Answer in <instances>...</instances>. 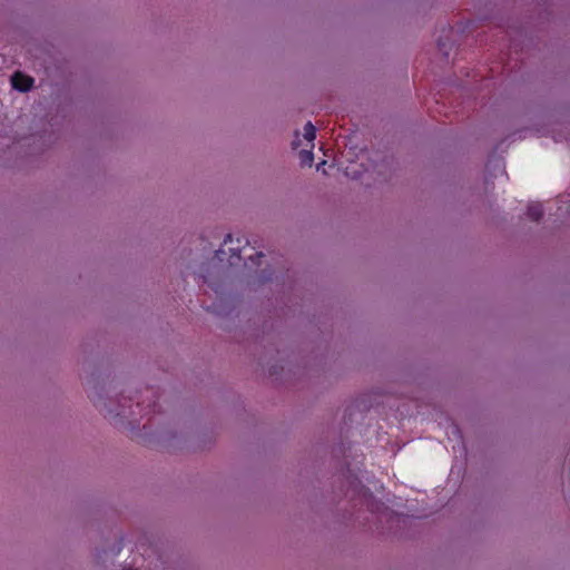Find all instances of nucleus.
Wrapping results in <instances>:
<instances>
[{
  "mask_svg": "<svg viewBox=\"0 0 570 570\" xmlns=\"http://www.w3.org/2000/svg\"><path fill=\"white\" fill-rule=\"evenodd\" d=\"M127 570H137V569H127Z\"/></svg>",
  "mask_w": 570,
  "mask_h": 570,
  "instance_id": "obj_10",
  "label": "nucleus"
},
{
  "mask_svg": "<svg viewBox=\"0 0 570 570\" xmlns=\"http://www.w3.org/2000/svg\"><path fill=\"white\" fill-rule=\"evenodd\" d=\"M232 242H233V239H232V235H230V234H228V235L225 237L224 243H225V244H227V243H232Z\"/></svg>",
  "mask_w": 570,
  "mask_h": 570,
  "instance_id": "obj_7",
  "label": "nucleus"
},
{
  "mask_svg": "<svg viewBox=\"0 0 570 570\" xmlns=\"http://www.w3.org/2000/svg\"><path fill=\"white\" fill-rule=\"evenodd\" d=\"M238 242V246L236 248H230V250L233 252L232 256H230V259L228 261L229 265L233 266L235 265L236 263L234 262V259L236 258L237 261H240L242 256H240V252H242V248H240V239H237Z\"/></svg>",
  "mask_w": 570,
  "mask_h": 570,
  "instance_id": "obj_5",
  "label": "nucleus"
},
{
  "mask_svg": "<svg viewBox=\"0 0 570 570\" xmlns=\"http://www.w3.org/2000/svg\"><path fill=\"white\" fill-rule=\"evenodd\" d=\"M299 159L303 166H312L314 160L313 153L311 150H302L299 153Z\"/></svg>",
  "mask_w": 570,
  "mask_h": 570,
  "instance_id": "obj_4",
  "label": "nucleus"
},
{
  "mask_svg": "<svg viewBox=\"0 0 570 570\" xmlns=\"http://www.w3.org/2000/svg\"><path fill=\"white\" fill-rule=\"evenodd\" d=\"M528 217L533 222H539L543 216L542 205L540 203H531L527 210Z\"/></svg>",
  "mask_w": 570,
  "mask_h": 570,
  "instance_id": "obj_2",
  "label": "nucleus"
},
{
  "mask_svg": "<svg viewBox=\"0 0 570 570\" xmlns=\"http://www.w3.org/2000/svg\"><path fill=\"white\" fill-rule=\"evenodd\" d=\"M33 82L35 81L31 77L26 76L20 71L14 72L11 77L12 87L21 92L30 90Z\"/></svg>",
  "mask_w": 570,
  "mask_h": 570,
  "instance_id": "obj_1",
  "label": "nucleus"
},
{
  "mask_svg": "<svg viewBox=\"0 0 570 570\" xmlns=\"http://www.w3.org/2000/svg\"><path fill=\"white\" fill-rule=\"evenodd\" d=\"M325 165H326V161H325V160H323L322 163H320V164L317 165V169L320 170V169H321V167H322V166H325Z\"/></svg>",
  "mask_w": 570,
  "mask_h": 570,
  "instance_id": "obj_8",
  "label": "nucleus"
},
{
  "mask_svg": "<svg viewBox=\"0 0 570 570\" xmlns=\"http://www.w3.org/2000/svg\"><path fill=\"white\" fill-rule=\"evenodd\" d=\"M204 283H208V279L206 276H203Z\"/></svg>",
  "mask_w": 570,
  "mask_h": 570,
  "instance_id": "obj_9",
  "label": "nucleus"
},
{
  "mask_svg": "<svg viewBox=\"0 0 570 570\" xmlns=\"http://www.w3.org/2000/svg\"><path fill=\"white\" fill-rule=\"evenodd\" d=\"M225 254L224 250H217L216 252V255H215V258H217L218 261H223V258L220 257V255Z\"/></svg>",
  "mask_w": 570,
  "mask_h": 570,
  "instance_id": "obj_6",
  "label": "nucleus"
},
{
  "mask_svg": "<svg viewBox=\"0 0 570 570\" xmlns=\"http://www.w3.org/2000/svg\"><path fill=\"white\" fill-rule=\"evenodd\" d=\"M315 137H316V129H315L314 125L311 121H308L304 126V138L313 145Z\"/></svg>",
  "mask_w": 570,
  "mask_h": 570,
  "instance_id": "obj_3",
  "label": "nucleus"
}]
</instances>
